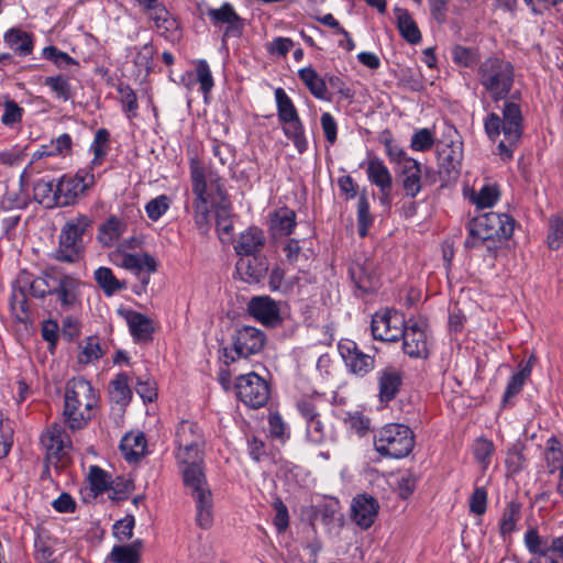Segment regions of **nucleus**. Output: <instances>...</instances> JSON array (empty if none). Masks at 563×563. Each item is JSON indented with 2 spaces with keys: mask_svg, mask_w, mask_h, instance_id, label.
<instances>
[{
  "mask_svg": "<svg viewBox=\"0 0 563 563\" xmlns=\"http://www.w3.org/2000/svg\"><path fill=\"white\" fill-rule=\"evenodd\" d=\"M442 164H446L448 170H455L462 161V148L460 145H450L440 152Z\"/></svg>",
  "mask_w": 563,
  "mask_h": 563,
  "instance_id": "nucleus-60",
  "label": "nucleus"
},
{
  "mask_svg": "<svg viewBox=\"0 0 563 563\" xmlns=\"http://www.w3.org/2000/svg\"><path fill=\"white\" fill-rule=\"evenodd\" d=\"M201 461L177 463L184 485L189 490L196 505V521L202 529H208L213 522V497L203 471Z\"/></svg>",
  "mask_w": 563,
  "mask_h": 563,
  "instance_id": "nucleus-3",
  "label": "nucleus"
},
{
  "mask_svg": "<svg viewBox=\"0 0 563 563\" xmlns=\"http://www.w3.org/2000/svg\"><path fill=\"white\" fill-rule=\"evenodd\" d=\"M189 80L185 84L188 90H191L194 85L197 82L200 86V91L203 93L205 100L207 101L209 93L211 92L214 81L208 63L205 59L196 62L195 78L190 79L191 74H187Z\"/></svg>",
  "mask_w": 563,
  "mask_h": 563,
  "instance_id": "nucleus-34",
  "label": "nucleus"
},
{
  "mask_svg": "<svg viewBox=\"0 0 563 563\" xmlns=\"http://www.w3.org/2000/svg\"><path fill=\"white\" fill-rule=\"evenodd\" d=\"M344 421L345 424L358 435H364L371 429L369 418L360 412L347 413Z\"/></svg>",
  "mask_w": 563,
  "mask_h": 563,
  "instance_id": "nucleus-61",
  "label": "nucleus"
},
{
  "mask_svg": "<svg viewBox=\"0 0 563 563\" xmlns=\"http://www.w3.org/2000/svg\"><path fill=\"white\" fill-rule=\"evenodd\" d=\"M190 180L192 187L195 221L206 232L209 229V213L212 208L227 201L223 179L192 159L190 162Z\"/></svg>",
  "mask_w": 563,
  "mask_h": 563,
  "instance_id": "nucleus-1",
  "label": "nucleus"
},
{
  "mask_svg": "<svg viewBox=\"0 0 563 563\" xmlns=\"http://www.w3.org/2000/svg\"><path fill=\"white\" fill-rule=\"evenodd\" d=\"M548 541L549 540L540 537L536 529H529L525 533V544L532 554L545 558L548 555Z\"/></svg>",
  "mask_w": 563,
  "mask_h": 563,
  "instance_id": "nucleus-53",
  "label": "nucleus"
},
{
  "mask_svg": "<svg viewBox=\"0 0 563 563\" xmlns=\"http://www.w3.org/2000/svg\"><path fill=\"white\" fill-rule=\"evenodd\" d=\"M395 18L400 35L410 44L419 43L421 33L408 11L397 8L395 10Z\"/></svg>",
  "mask_w": 563,
  "mask_h": 563,
  "instance_id": "nucleus-36",
  "label": "nucleus"
},
{
  "mask_svg": "<svg viewBox=\"0 0 563 563\" xmlns=\"http://www.w3.org/2000/svg\"><path fill=\"white\" fill-rule=\"evenodd\" d=\"M33 197L36 202L45 208L59 206L58 194L56 192V183L54 179L43 177L33 185Z\"/></svg>",
  "mask_w": 563,
  "mask_h": 563,
  "instance_id": "nucleus-31",
  "label": "nucleus"
},
{
  "mask_svg": "<svg viewBox=\"0 0 563 563\" xmlns=\"http://www.w3.org/2000/svg\"><path fill=\"white\" fill-rule=\"evenodd\" d=\"M548 244L552 250H558L563 245V213L550 219Z\"/></svg>",
  "mask_w": 563,
  "mask_h": 563,
  "instance_id": "nucleus-51",
  "label": "nucleus"
},
{
  "mask_svg": "<svg viewBox=\"0 0 563 563\" xmlns=\"http://www.w3.org/2000/svg\"><path fill=\"white\" fill-rule=\"evenodd\" d=\"M141 241L131 236L115 245L109 253V261L117 267L130 271L136 275L155 273L157 269L156 260L148 253L133 252L139 249Z\"/></svg>",
  "mask_w": 563,
  "mask_h": 563,
  "instance_id": "nucleus-8",
  "label": "nucleus"
},
{
  "mask_svg": "<svg viewBox=\"0 0 563 563\" xmlns=\"http://www.w3.org/2000/svg\"><path fill=\"white\" fill-rule=\"evenodd\" d=\"M176 445L175 456L177 463H187L192 460L201 461L205 446L202 430L196 422L189 420L181 421L176 430Z\"/></svg>",
  "mask_w": 563,
  "mask_h": 563,
  "instance_id": "nucleus-10",
  "label": "nucleus"
},
{
  "mask_svg": "<svg viewBox=\"0 0 563 563\" xmlns=\"http://www.w3.org/2000/svg\"><path fill=\"white\" fill-rule=\"evenodd\" d=\"M247 312L268 328H275L283 322L280 305L269 296L253 297L247 303Z\"/></svg>",
  "mask_w": 563,
  "mask_h": 563,
  "instance_id": "nucleus-18",
  "label": "nucleus"
},
{
  "mask_svg": "<svg viewBox=\"0 0 563 563\" xmlns=\"http://www.w3.org/2000/svg\"><path fill=\"white\" fill-rule=\"evenodd\" d=\"M402 377L398 369L386 367L377 373L378 397L383 404L394 399L401 386Z\"/></svg>",
  "mask_w": 563,
  "mask_h": 563,
  "instance_id": "nucleus-24",
  "label": "nucleus"
},
{
  "mask_svg": "<svg viewBox=\"0 0 563 563\" xmlns=\"http://www.w3.org/2000/svg\"><path fill=\"white\" fill-rule=\"evenodd\" d=\"M373 223V218L369 213V203L365 194L358 198L357 205V231L361 238H365L368 233L369 227Z\"/></svg>",
  "mask_w": 563,
  "mask_h": 563,
  "instance_id": "nucleus-48",
  "label": "nucleus"
},
{
  "mask_svg": "<svg viewBox=\"0 0 563 563\" xmlns=\"http://www.w3.org/2000/svg\"><path fill=\"white\" fill-rule=\"evenodd\" d=\"M109 137L110 134L106 129H99L96 132L93 142L90 146V150L93 153V158L91 161V166L89 168L90 170L95 166H99L106 157L109 150Z\"/></svg>",
  "mask_w": 563,
  "mask_h": 563,
  "instance_id": "nucleus-43",
  "label": "nucleus"
},
{
  "mask_svg": "<svg viewBox=\"0 0 563 563\" xmlns=\"http://www.w3.org/2000/svg\"><path fill=\"white\" fill-rule=\"evenodd\" d=\"M404 352L413 358H426L430 352L428 324L422 319H409L402 330Z\"/></svg>",
  "mask_w": 563,
  "mask_h": 563,
  "instance_id": "nucleus-13",
  "label": "nucleus"
},
{
  "mask_svg": "<svg viewBox=\"0 0 563 563\" xmlns=\"http://www.w3.org/2000/svg\"><path fill=\"white\" fill-rule=\"evenodd\" d=\"M78 362L80 364H89L102 356V350L97 338H88L80 346Z\"/></svg>",
  "mask_w": 563,
  "mask_h": 563,
  "instance_id": "nucleus-49",
  "label": "nucleus"
},
{
  "mask_svg": "<svg viewBox=\"0 0 563 563\" xmlns=\"http://www.w3.org/2000/svg\"><path fill=\"white\" fill-rule=\"evenodd\" d=\"M268 285L273 291L287 294L292 289L294 282L286 279L284 269L276 266L271 272Z\"/></svg>",
  "mask_w": 563,
  "mask_h": 563,
  "instance_id": "nucleus-58",
  "label": "nucleus"
},
{
  "mask_svg": "<svg viewBox=\"0 0 563 563\" xmlns=\"http://www.w3.org/2000/svg\"><path fill=\"white\" fill-rule=\"evenodd\" d=\"M140 542L131 545H115L109 554V560L113 563H140Z\"/></svg>",
  "mask_w": 563,
  "mask_h": 563,
  "instance_id": "nucleus-42",
  "label": "nucleus"
},
{
  "mask_svg": "<svg viewBox=\"0 0 563 563\" xmlns=\"http://www.w3.org/2000/svg\"><path fill=\"white\" fill-rule=\"evenodd\" d=\"M46 145L51 156H66L71 152L73 141L69 134L64 133Z\"/></svg>",
  "mask_w": 563,
  "mask_h": 563,
  "instance_id": "nucleus-62",
  "label": "nucleus"
},
{
  "mask_svg": "<svg viewBox=\"0 0 563 563\" xmlns=\"http://www.w3.org/2000/svg\"><path fill=\"white\" fill-rule=\"evenodd\" d=\"M406 322L404 314L397 310H380L372 318L373 336L385 342H396L400 339Z\"/></svg>",
  "mask_w": 563,
  "mask_h": 563,
  "instance_id": "nucleus-14",
  "label": "nucleus"
},
{
  "mask_svg": "<svg viewBox=\"0 0 563 563\" xmlns=\"http://www.w3.org/2000/svg\"><path fill=\"white\" fill-rule=\"evenodd\" d=\"M264 242L263 231L257 228H250L240 235L234 249L238 254L249 256L258 252L263 247Z\"/></svg>",
  "mask_w": 563,
  "mask_h": 563,
  "instance_id": "nucleus-33",
  "label": "nucleus"
},
{
  "mask_svg": "<svg viewBox=\"0 0 563 563\" xmlns=\"http://www.w3.org/2000/svg\"><path fill=\"white\" fill-rule=\"evenodd\" d=\"M147 19L153 22V27L165 37H173L178 31L177 20L161 3L145 12Z\"/></svg>",
  "mask_w": 563,
  "mask_h": 563,
  "instance_id": "nucleus-26",
  "label": "nucleus"
},
{
  "mask_svg": "<svg viewBox=\"0 0 563 563\" xmlns=\"http://www.w3.org/2000/svg\"><path fill=\"white\" fill-rule=\"evenodd\" d=\"M41 443L49 463L64 462L71 446L67 432L59 423L47 427L41 435Z\"/></svg>",
  "mask_w": 563,
  "mask_h": 563,
  "instance_id": "nucleus-16",
  "label": "nucleus"
},
{
  "mask_svg": "<svg viewBox=\"0 0 563 563\" xmlns=\"http://www.w3.org/2000/svg\"><path fill=\"white\" fill-rule=\"evenodd\" d=\"M494 443L487 439H477L474 445L475 459L484 466L487 467L490 462V456L494 453Z\"/></svg>",
  "mask_w": 563,
  "mask_h": 563,
  "instance_id": "nucleus-64",
  "label": "nucleus"
},
{
  "mask_svg": "<svg viewBox=\"0 0 563 563\" xmlns=\"http://www.w3.org/2000/svg\"><path fill=\"white\" fill-rule=\"evenodd\" d=\"M62 541L46 530H38L34 540L35 563H58L56 552L62 550Z\"/></svg>",
  "mask_w": 563,
  "mask_h": 563,
  "instance_id": "nucleus-22",
  "label": "nucleus"
},
{
  "mask_svg": "<svg viewBox=\"0 0 563 563\" xmlns=\"http://www.w3.org/2000/svg\"><path fill=\"white\" fill-rule=\"evenodd\" d=\"M233 347L239 356L247 357L258 353L265 344V333L257 328L243 325L233 334Z\"/></svg>",
  "mask_w": 563,
  "mask_h": 563,
  "instance_id": "nucleus-19",
  "label": "nucleus"
},
{
  "mask_svg": "<svg viewBox=\"0 0 563 563\" xmlns=\"http://www.w3.org/2000/svg\"><path fill=\"white\" fill-rule=\"evenodd\" d=\"M235 387L240 400L251 408L263 407L269 398L267 383L254 373L240 376Z\"/></svg>",
  "mask_w": 563,
  "mask_h": 563,
  "instance_id": "nucleus-15",
  "label": "nucleus"
},
{
  "mask_svg": "<svg viewBox=\"0 0 563 563\" xmlns=\"http://www.w3.org/2000/svg\"><path fill=\"white\" fill-rule=\"evenodd\" d=\"M323 404L320 394L305 395L297 401V409L301 417L307 421L320 416L319 408Z\"/></svg>",
  "mask_w": 563,
  "mask_h": 563,
  "instance_id": "nucleus-44",
  "label": "nucleus"
},
{
  "mask_svg": "<svg viewBox=\"0 0 563 563\" xmlns=\"http://www.w3.org/2000/svg\"><path fill=\"white\" fill-rule=\"evenodd\" d=\"M110 397L113 401L121 405H128L132 397V391L129 385V378L125 374H119L110 383Z\"/></svg>",
  "mask_w": 563,
  "mask_h": 563,
  "instance_id": "nucleus-40",
  "label": "nucleus"
},
{
  "mask_svg": "<svg viewBox=\"0 0 563 563\" xmlns=\"http://www.w3.org/2000/svg\"><path fill=\"white\" fill-rule=\"evenodd\" d=\"M5 43L20 55L32 52L33 43L27 33L20 30H10L4 35Z\"/></svg>",
  "mask_w": 563,
  "mask_h": 563,
  "instance_id": "nucleus-41",
  "label": "nucleus"
},
{
  "mask_svg": "<svg viewBox=\"0 0 563 563\" xmlns=\"http://www.w3.org/2000/svg\"><path fill=\"white\" fill-rule=\"evenodd\" d=\"M29 205V197L21 191H8L1 200L3 210H21Z\"/></svg>",
  "mask_w": 563,
  "mask_h": 563,
  "instance_id": "nucleus-59",
  "label": "nucleus"
},
{
  "mask_svg": "<svg viewBox=\"0 0 563 563\" xmlns=\"http://www.w3.org/2000/svg\"><path fill=\"white\" fill-rule=\"evenodd\" d=\"M464 196L478 209L492 208L499 199L500 191L495 184H484L479 189L467 188Z\"/></svg>",
  "mask_w": 563,
  "mask_h": 563,
  "instance_id": "nucleus-28",
  "label": "nucleus"
},
{
  "mask_svg": "<svg viewBox=\"0 0 563 563\" xmlns=\"http://www.w3.org/2000/svg\"><path fill=\"white\" fill-rule=\"evenodd\" d=\"M366 174L368 180L377 186L383 194L390 190L393 177L389 169L382 159L377 157H371L366 165Z\"/></svg>",
  "mask_w": 563,
  "mask_h": 563,
  "instance_id": "nucleus-29",
  "label": "nucleus"
},
{
  "mask_svg": "<svg viewBox=\"0 0 563 563\" xmlns=\"http://www.w3.org/2000/svg\"><path fill=\"white\" fill-rule=\"evenodd\" d=\"M80 282L66 274H57L55 283L52 285L53 295L57 297L64 309L74 307L78 302Z\"/></svg>",
  "mask_w": 563,
  "mask_h": 563,
  "instance_id": "nucleus-21",
  "label": "nucleus"
},
{
  "mask_svg": "<svg viewBox=\"0 0 563 563\" xmlns=\"http://www.w3.org/2000/svg\"><path fill=\"white\" fill-rule=\"evenodd\" d=\"M299 78L309 89L311 95L320 100H328V89L324 80L311 67H305L298 71Z\"/></svg>",
  "mask_w": 563,
  "mask_h": 563,
  "instance_id": "nucleus-37",
  "label": "nucleus"
},
{
  "mask_svg": "<svg viewBox=\"0 0 563 563\" xmlns=\"http://www.w3.org/2000/svg\"><path fill=\"white\" fill-rule=\"evenodd\" d=\"M13 444L12 422L0 413V459L5 457Z\"/></svg>",
  "mask_w": 563,
  "mask_h": 563,
  "instance_id": "nucleus-54",
  "label": "nucleus"
},
{
  "mask_svg": "<svg viewBox=\"0 0 563 563\" xmlns=\"http://www.w3.org/2000/svg\"><path fill=\"white\" fill-rule=\"evenodd\" d=\"M306 435L307 439L314 444H320L324 441L327 430L324 423L321 420V416L306 421Z\"/></svg>",
  "mask_w": 563,
  "mask_h": 563,
  "instance_id": "nucleus-56",
  "label": "nucleus"
},
{
  "mask_svg": "<svg viewBox=\"0 0 563 563\" xmlns=\"http://www.w3.org/2000/svg\"><path fill=\"white\" fill-rule=\"evenodd\" d=\"M352 519L363 530L373 526L378 515L379 505L368 495H358L352 501Z\"/></svg>",
  "mask_w": 563,
  "mask_h": 563,
  "instance_id": "nucleus-20",
  "label": "nucleus"
},
{
  "mask_svg": "<svg viewBox=\"0 0 563 563\" xmlns=\"http://www.w3.org/2000/svg\"><path fill=\"white\" fill-rule=\"evenodd\" d=\"M413 445V432L402 423H388L377 430L374 435V448L382 456L406 457L412 451Z\"/></svg>",
  "mask_w": 563,
  "mask_h": 563,
  "instance_id": "nucleus-6",
  "label": "nucleus"
},
{
  "mask_svg": "<svg viewBox=\"0 0 563 563\" xmlns=\"http://www.w3.org/2000/svg\"><path fill=\"white\" fill-rule=\"evenodd\" d=\"M514 220L507 214L487 212L475 218L470 225L467 247H478L488 241L507 240L514 233Z\"/></svg>",
  "mask_w": 563,
  "mask_h": 563,
  "instance_id": "nucleus-5",
  "label": "nucleus"
},
{
  "mask_svg": "<svg viewBox=\"0 0 563 563\" xmlns=\"http://www.w3.org/2000/svg\"><path fill=\"white\" fill-rule=\"evenodd\" d=\"M168 208L169 198L165 195L154 198L145 206L147 217L153 221H157L168 210Z\"/></svg>",
  "mask_w": 563,
  "mask_h": 563,
  "instance_id": "nucleus-63",
  "label": "nucleus"
},
{
  "mask_svg": "<svg viewBox=\"0 0 563 563\" xmlns=\"http://www.w3.org/2000/svg\"><path fill=\"white\" fill-rule=\"evenodd\" d=\"M520 517V507L515 503H510L503 512L500 519V533L503 536L510 534Z\"/></svg>",
  "mask_w": 563,
  "mask_h": 563,
  "instance_id": "nucleus-52",
  "label": "nucleus"
},
{
  "mask_svg": "<svg viewBox=\"0 0 563 563\" xmlns=\"http://www.w3.org/2000/svg\"><path fill=\"white\" fill-rule=\"evenodd\" d=\"M146 439L142 432H130L120 442L122 455L129 462L137 461L146 452Z\"/></svg>",
  "mask_w": 563,
  "mask_h": 563,
  "instance_id": "nucleus-32",
  "label": "nucleus"
},
{
  "mask_svg": "<svg viewBox=\"0 0 563 563\" xmlns=\"http://www.w3.org/2000/svg\"><path fill=\"white\" fill-rule=\"evenodd\" d=\"M402 187L407 196L416 197L421 190V164L416 159L406 161V165L399 168Z\"/></svg>",
  "mask_w": 563,
  "mask_h": 563,
  "instance_id": "nucleus-30",
  "label": "nucleus"
},
{
  "mask_svg": "<svg viewBox=\"0 0 563 563\" xmlns=\"http://www.w3.org/2000/svg\"><path fill=\"white\" fill-rule=\"evenodd\" d=\"M296 225V214L288 208H280L275 211L272 218L271 228L275 234L289 235Z\"/></svg>",
  "mask_w": 563,
  "mask_h": 563,
  "instance_id": "nucleus-38",
  "label": "nucleus"
},
{
  "mask_svg": "<svg viewBox=\"0 0 563 563\" xmlns=\"http://www.w3.org/2000/svg\"><path fill=\"white\" fill-rule=\"evenodd\" d=\"M338 350L349 372L356 376L363 377L375 367L374 357L364 353L352 340H341Z\"/></svg>",
  "mask_w": 563,
  "mask_h": 563,
  "instance_id": "nucleus-17",
  "label": "nucleus"
},
{
  "mask_svg": "<svg viewBox=\"0 0 563 563\" xmlns=\"http://www.w3.org/2000/svg\"><path fill=\"white\" fill-rule=\"evenodd\" d=\"M531 374V364L527 363L525 365L520 364V369L515 373L506 387L505 394H504V401H508L511 397L516 396L520 393L522 389L525 382L528 379V377Z\"/></svg>",
  "mask_w": 563,
  "mask_h": 563,
  "instance_id": "nucleus-46",
  "label": "nucleus"
},
{
  "mask_svg": "<svg viewBox=\"0 0 563 563\" xmlns=\"http://www.w3.org/2000/svg\"><path fill=\"white\" fill-rule=\"evenodd\" d=\"M206 14L213 25L228 24L232 26L240 20L234 8L228 2H224L220 8L217 9H207Z\"/></svg>",
  "mask_w": 563,
  "mask_h": 563,
  "instance_id": "nucleus-39",
  "label": "nucleus"
},
{
  "mask_svg": "<svg viewBox=\"0 0 563 563\" xmlns=\"http://www.w3.org/2000/svg\"><path fill=\"white\" fill-rule=\"evenodd\" d=\"M91 225V220L79 214L65 223L59 235L56 258L63 262H75L82 251V235Z\"/></svg>",
  "mask_w": 563,
  "mask_h": 563,
  "instance_id": "nucleus-9",
  "label": "nucleus"
},
{
  "mask_svg": "<svg viewBox=\"0 0 563 563\" xmlns=\"http://www.w3.org/2000/svg\"><path fill=\"white\" fill-rule=\"evenodd\" d=\"M44 85L51 89L58 100L68 101L71 98V87L68 78L64 75L46 77Z\"/></svg>",
  "mask_w": 563,
  "mask_h": 563,
  "instance_id": "nucleus-45",
  "label": "nucleus"
},
{
  "mask_svg": "<svg viewBox=\"0 0 563 563\" xmlns=\"http://www.w3.org/2000/svg\"><path fill=\"white\" fill-rule=\"evenodd\" d=\"M478 80L494 100L505 99L514 82V68L499 58H487L478 67Z\"/></svg>",
  "mask_w": 563,
  "mask_h": 563,
  "instance_id": "nucleus-7",
  "label": "nucleus"
},
{
  "mask_svg": "<svg viewBox=\"0 0 563 563\" xmlns=\"http://www.w3.org/2000/svg\"><path fill=\"white\" fill-rule=\"evenodd\" d=\"M484 128L493 141L503 134V140L497 146L498 155L503 159H510L522 134V115L519 106L507 102L503 109V118L496 113L488 114L484 121Z\"/></svg>",
  "mask_w": 563,
  "mask_h": 563,
  "instance_id": "nucleus-4",
  "label": "nucleus"
},
{
  "mask_svg": "<svg viewBox=\"0 0 563 563\" xmlns=\"http://www.w3.org/2000/svg\"><path fill=\"white\" fill-rule=\"evenodd\" d=\"M128 224L124 220L111 216L98 229L97 240L104 247L120 243L119 240L126 232Z\"/></svg>",
  "mask_w": 563,
  "mask_h": 563,
  "instance_id": "nucleus-25",
  "label": "nucleus"
},
{
  "mask_svg": "<svg viewBox=\"0 0 563 563\" xmlns=\"http://www.w3.org/2000/svg\"><path fill=\"white\" fill-rule=\"evenodd\" d=\"M57 274L44 273L42 276L34 278L31 283V294L36 298H44L47 295H53V284L55 283Z\"/></svg>",
  "mask_w": 563,
  "mask_h": 563,
  "instance_id": "nucleus-50",
  "label": "nucleus"
},
{
  "mask_svg": "<svg viewBox=\"0 0 563 563\" xmlns=\"http://www.w3.org/2000/svg\"><path fill=\"white\" fill-rule=\"evenodd\" d=\"M544 456L549 473L561 472L563 470V452L555 438L548 440Z\"/></svg>",
  "mask_w": 563,
  "mask_h": 563,
  "instance_id": "nucleus-47",
  "label": "nucleus"
},
{
  "mask_svg": "<svg viewBox=\"0 0 563 563\" xmlns=\"http://www.w3.org/2000/svg\"><path fill=\"white\" fill-rule=\"evenodd\" d=\"M97 395L84 378H73L66 385L64 396V421L71 431L84 429L93 416Z\"/></svg>",
  "mask_w": 563,
  "mask_h": 563,
  "instance_id": "nucleus-2",
  "label": "nucleus"
},
{
  "mask_svg": "<svg viewBox=\"0 0 563 563\" xmlns=\"http://www.w3.org/2000/svg\"><path fill=\"white\" fill-rule=\"evenodd\" d=\"M268 269L266 261L260 257H241L236 263L240 278L249 284L258 283Z\"/></svg>",
  "mask_w": 563,
  "mask_h": 563,
  "instance_id": "nucleus-27",
  "label": "nucleus"
},
{
  "mask_svg": "<svg viewBox=\"0 0 563 563\" xmlns=\"http://www.w3.org/2000/svg\"><path fill=\"white\" fill-rule=\"evenodd\" d=\"M119 312L125 320L134 341L146 342L152 339L154 324L151 318L131 309L120 310Z\"/></svg>",
  "mask_w": 563,
  "mask_h": 563,
  "instance_id": "nucleus-23",
  "label": "nucleus"
},
{
  "mask_svg": "<svg viewBox=\"0 0 563 563\" xmlns=\"http://www.w3.org/2000/svg\"><path fill=\"white\" fill-rule=\"evenodd\" d=\"M434 144V133L430 129H420L411 137L410 146L413 151L426 152Z\"/></svg>",
  "mask_w": 563,
  "mask_h": 563,
  "instance_id": "nucleus-57",
  "label": "nucleus"
},
{
  "mask_svg": "<svg viewBox=\"0 0 563 563\" xmlns=\"http://www.w3.org/2000/svg\"><path fill=\"white\" fill-rule=\"evenodd\" d=\"M93 277L107 297H111L114 294L126 289V282L118 279L109 267H98L93 273Z\"/></svg>",
  "mask_w": 563,
  "mask_h": 563,
  "instance_id": "nucleus-35",
  "label": "nucleus"
},
{
  "mask_svg": "<svg viewBox=\"0 0 563 563\" xmlns=\"http://www.w3.org/2000/svg\"><path fill=\"white\" fill-rule=\"evenodd\" d=\"M89 484L95 495H100L106 490H110V482L108 474L98 466H91L89 470Z\"/></svg>",
  "mask_w": 563,
  "mask_h": 563,
  "instance_id": "nucleus-55",
  "label": "nucleus"
},
{
  "mask_svg": "<svg viewBox=\"0 0 563 563\" xmlns=\"http://www.w3.org/2000/svg\"><path fill=\"white\" fill-rule=\"evenodd\" d=\"M275 100L278 119L285 124L284 133L287 137L292 140L296 148L302 153L307 148V140L303 135V126L292 100L283 88L275 89Z\"/></svg>",
  "mask_w": 563,
  "mask_h": 563,
  "instance_id": "nucleus-11",
  "label": "nucleus"
},
{
  "mask_svg": "<svg viewBox=\"0 0 563 563\" xmlns=\"http://www.w3.org/2000/svg\"><path fill=\"white\" fill-rule=\"evenodd\" d=\"M96 183V177L90 169H80L76 174L63 175L56 181L59 207L75 205L87 190Z\"/></svg>",
  "mask_w": 563,
  "mask_h": 563,
  "instance_id": "nucleus-12",
  "label": "nucleus"
}]
</instances>
